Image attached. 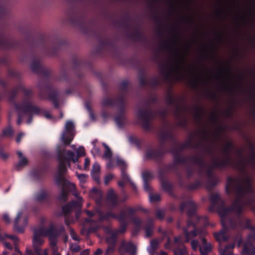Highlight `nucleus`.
<instances>
[{
    "label": "nucleus",
    "mask_w": 255,
    "mask_h": 255,
    "mask_svg": "<svg viewBox=\"0 0 255 255\" xmlns=\"http://www.w3.org/2000/svg\"><path fill=\"white\" fill-rule=\"evenodd\" d=\"M156 215L157 218H161L164 215V213L162 211L158 210L156 212Z\"/></svg>",
    "instance_id": "46"
},
{
    "label": "nucleus",
    "mask_w": 255,
    "mask_h": 255,
    "mask_svg": "<svg viewBox=\"0 0 255 255\" xmlns=\"http://www.w3.org/2000/svg\"><path fill=\"white\" fill-rule=\"evenodd\" d=\"M175 255H186V251L185 249H176L175 252Z\"/></svg>",
    "instance_id": "37"
},
{
    "label": "nucleus",
    "mask_w": 255,
    "mask_h": 255,
    "mask_svg": "<svg viewBox=\"0 0 255 255\" xmlns=\"http://www.w3.org/2000/svg\"><path fill=\"white\" fill-rule=\"evenodd\" d=\"M43 116L47 119H49L51 117V115L48 112H44Z\"/></svg>",
    "instance_id": "51"
},
{
    "label": "nucleus",
    "mask_w": 255,
    "mask_h": 255,
    "mask_svg": "<svg viewBox=\"0 0 255 255\" xmlns=\"http://www.w3.org/2000/svg\"><path fill=\"white\" fill-rule=\"evenodd\" d=\"M151 177V174L148 172H144L142 174V177L144 181V189L147 190L148 189V185L146 183V181Z\"/></svg>",
    "instance_id": "27"
},
{
    "label": "nucleus",
    "mask_w": 255,
    "mask_h": 255,
    "mask_svg": "<svg viewBox=\"0 0 255 255\" xmlns=\"http://www.w3.org/2000/svg\"><path fill=\"white\" fill-rule=\"evenodd\" d=\"M90 164V160L88 158H86L85 159V163L84 168L85 169H86L89 166Z\"/></svg>",
    "instance_id": "47"
},
{
    "label": "nucleus",
    "mask_w": 255,
    "mask_h": 255,
    "mask_svg": "<svg viewBox=\"0 0 255 255\" xmlns=\"http://www.w3.org/2000/svg\"><path fill=\"white\" fill-rule=\"evenodd\" d=\"M113 176L112 174H108L105 177L104 182L105 184H108L109 182L113 178Z\"/></svg>",
    "instance_id": "42"
},
{
    "label": "nucleus",
    "mask_w": 255,
    "mask_h": 255,
    "mask_svg": "<svg viewBox=\"0 0 255 255\" xmlns=\"http://www.w3.org/2000/svg\"><path fill=\"white\" fill-rule=\"evenodd\" d=\"M50 236L52 237L53 239L56 240L55 236L53 235L51 231L45 228L40 227L34 229L32 236V246L34 249L37 250L40 248L44 243L43 238L45 236H48L49 238Z\"/></svg>",
    "instance_id": "6"
},
{
    "label": "nucleus",
    "mask_w": 255,
    "mask_h": 255,
    "mask_svg": "<svg viewBox=\"0 0 255 255\" xmlns=\"http://www.w3.org/2000/svg\"><path fill=\"white\" fill-rule=\"evenodd\" d=\"M70 235H71V236L72 238V239H74V240H75V241L79 240V238L76 235L75 233L74 232L73 230H72L71 229L70 230Z\"/></svg>",
    "instance_id": "44"
},
{
    "label": "nucleus",
    "mask_w": 255,
    "mask_h": 255,
    "mask_svg": "<svg viewBox=\"0 0 255 255\" xmlns=\"http://www.w3.org/2000/svg\"><path fill=\"white\" fill-rule=\"evenodd\" d=\"M124 182H123V181L120 182L119 183V185L120 186H123V185H124Z\"/></svg>",
    "instance_id": "60"
},
{
    "label": "nucleus",
    "mask_w": 255,
    "mask_h": 255,
    "mask_svg": "<svg viewBox=\"0 0 255 255\" xmlns=\"http://www.w3.org/2000/svg\"><path fill=\"white\" fill-rule=\"evenodd\" d=\"M187 208H188L189 209H195L197 206L195 202L193 201L190 200L186 204Z\"/></svg>",
    "instance_id": "35"
},
{
    "label": "nucleus",
    "mask_w": 255,
    "mask_h": 255,
    "mask_svg": "<svg viewBox=\"0 0 255 255\" xmlns=\"http://www.w3.org/2000/svg\"><path fill=\"white\" fill-rule=\"evenodd\" d=\"M158 246V242L156 240H153L151 241L150 248L148 249L149 253L150 255H153L155 250Z\"/></svg>",
    "instance_id": "25"
},
{
    "label": "nucleus",
    "mask_w": 255,
    "mask_h": 255,
    "mask_svg": "<svg viewBox=\"0 0 255 255\" xmlns=\"http://www.w3.org/2000/svg\"><path fill=\"white\" fill-rule=\"evenodd\" d=\"M74 125L71 121H68L65 125V128L61 139L65 144H69L72 140L74 136Z\"/></svg>",
    "instance_id": "8"
},
{
    "label": "nucleus",
    "mask_w": 255,
    "mask_h": 255,
    "mask_svg": "<svg viewBox=\"0 0 255 255\" xmlns=\"http://www.w3.org/2000/svg\"><path fill=\"white\" fill-rule=\"evenodd\" d=\"M18 112V118L17 121V125H19L21 123L22 115H34L40 112V109L35 105L32 99L28 98H25L20 107L17 109Z\"/></svg>",
    "instance_id": "5"
},
{
    "label": "nucleus",
    "mask_w": 255,
    "mask_h": 255,
    "mask_svg": "<svg viewBox=\"0 0 255 255\" xmlns=\"http://www.w3.org/2000/svg\"><path fill=\"white\" fill-rule=\"evenodd\" d=\"M199 234H204V231H202V232H200V233H198Z\"/></svg>",
    "instance_id": "64"
},
{
    "label": "nucleus",
    "mask_w": 255,
    "mask_h": 255,
    "mask_svg": "<svg viewBox=\"0 0 255 255\" xmlns=\"http://www.w3.org/2000/svg\"><path fill=\"white\" fill-rule=\"evenodd\" d=\"M251 190V180L248 176H244L242 178L230 179L226 186V191L228 194L234 193L237 195V199L233 203L231 208L226 209L222 207L219 211V214L223 218L230 213L233 212L238 214L245 208L247 203L240 198V196Z\"/></svg>",
    "instance_id": "1"
},
{
    "label": "nucleus",
    "mask_w": 255,
    "mask_h": 255,
    "mask_svg": "<svg viewBox=\"0 0 255 255\" xmlns=\"http://www.w3.org/2000/svg\"><path fill=\"white\" fill-rule=\"evenodd\" d=\"M40 64L38 61H33L31 64V67L33 70H36L39 67Z\"/></svg>",
    "instance_id": "38"
},
{
    "label": "nucleus",
    "mask_w": 255,
    "mask_h": 255,
    "mask_svg": "<svg viewBox=\"0 0 255 255\" xmlns=\"http://www.w3.org/2000/svg\"><path fill=\"white\" fill-rule=\"evenodd\" d=\"M133 221L134 223L136 224H140L141 222L140 220L139 219H134Z\"/></svg>",
    "instance_id": "53"
},
{
    "label": "nucleus",
    "mask_w": 255,
    "mask_h": 255,
    "mask_svg": "<svg viewBox=\"0 0 255 255\" xmlns=\"http://www.w3.org/2000/svg\"><path fill=\"white\" fill-rule=\"evenodd\" d=\"M201 255H207L211 250L210 244L207 243L206 240L203 238L202 240V245L199 247Z\"/></svg>",
    "instance_id": "17"
},
{
    "label": "nucleus",
    "mask_w": 255,
    "mask_h": 255,
    "mask_svg": "<svg viewBox=\"0 0 255 255\" xmlns=\"http://www.w3.org/2000/svg\"><path fill=\"white\" fill-rule=\"evenodd\" d=\"M25 93H26L27 94H30V93H31V91H30V90H26V91H25Z\"/></svg>",
    "instance_id": "62"
},
{
    "label": "nucleus",
    "mask_w": 255,
    "mask_h": 255,
    "mask_svg": "<svg viewBox=\"0 0 255 255\" xmlns=\"http://www.w3.org/2000/svg\"><path fill=\"white\" fill-rule=\"evenodd\" d=\"M162 75L167 80H186L188 75L196 78L194 72L187 66L182 57L176 59L166 66Z\"/></svg>",
    "instance_id": "2"
},
{
    "label": "nucleus",
    "mask_w": 255,
    "mask_h": 255,
    "mask_svg": "<svg viewBox=\"0 0 255 255\" xmlns=\"http://www.w3.org/2000/svg\"><path fill=\"white\" fill-rule=\"evenodd\" d=\"M232 147L230 141H228L224 148V152L225 154V159L223 160L219 161L216 166H224L226 165H232L233 166L242 168L246 164H249L252 166L255 165V155L252 154L249 159H247L245 154L242 150H238L233 156L228 154V151Z\"/></svg>",
    "instance_id": "3"
},
{
    "label": "nucleus",
    "mask_w": 255,
    "mask_h": 255,
    "mask_svg": "<svg viewBox=\"0 0 255 255\" xmlns=\"http://www.w3.org/2000/svg\"><path fill=\"white\" fill-rule=\"evenodd\" d=\"M25 255H34L31 251H27Z\"/></svg>",
    "instance_id": "55"
},
{
    "label": "nucleus",
    "mask_w": 255,
    "mask_h": 255,
    "mask_svg": "<svg viewBox=\"0 0 255 255\" xmlns=\"http://www.w3.org/2000/svg\"><path fill=\"white\" fill-rule=\"evenodd\" d=\"M134 212V209L132 208H128L126 211H124L121 214L119 217L120 220H122L123 218L126 217L128 215H129Z\"/></svg>",
    "instance_id": "29"
},
{
    "label": "nucleus",
    "mask_w": 255,
    "mask_h": 255,
    "mask_svg": "<svg viewBox=\"0 0 255 255\" xmlns=\"http://www.w3.org/2000/svg\"><path fill=\"white\" fill-rule=\"evenodd\" d=\"M57 151L59 158V165L58 167V170L57 174L55 177V181L57 183V178L59 176L63 177V175L66 171L67 165L70 166L68 160L66 158V154L64 152H62L58 147H57Z\"/></svg>",
    "instance_id": "9"
},
{
    "label": "nucleus",
    "mask_w": 255,
    "mask_h": 255,
    "mask_svg": "<svg viewBox=\"0 0 255 255\" xmlns=\"http://www.w3.org/2000/svg\"><path fill=\"white\" fill-rule=\"evenodd\" d=\"M116 121L117 125L120 127L124 123L125 118H124V117L116 118Z\"/></svg>",
    "instance_id": "39"
},
{
    "label": "nucleus",
    "mask_w": 255,
    "mask_h": 255,
    "mask_svg": "<svg viewBox=\"0 0 255 255\" xmlns=\"http://www.w3.org/2000/svg\"><path fill=\"white\" fill-rule=\"evenodd\" d=\"M145 236L148 237L151 235L152 233V229L151 225H149L145 227Z\"/></svg>",
    "instance_id": "36"
},
{
    "label": "nucleus",
    "mask_w": 255,
    "mask_h": 255,
    "mask_svg": "<svg viewBox=\"0 0 255 255\" xmlns=\"http://www.w3.org/2000/svg\"><path fill=\"white\" fill-rule=\"evenodd\" d=\"M97 142V140H95L92 142L93 149H92L91 152L94 156L99 155L100 154V150L99 148L96 146Z\"/></svg>",
    "instance_id": "26"
},
{
    "label": "nucleus",
    "mask_w": 255,
    "mask_h": 255,
    "mask_svg": "<svg viewBox=\"0 0 255 255\" xmlns=\"http://www.w3.org/2000/svg\"><path fill=\"white\" fill-rule=\"evenodd\" d=\"M108 198L113 203H115L117 200V197L114 193V191L112 189L109 190L108 193Z\"/></svg>",
    "instance_id": "28"
},
{
    "label": "nucleus",
    "mask_w": 255,
    "mask_h": 255,
    "mask_svg": "<svg viewBox=\"0 0 255 255\" xmlns=\"http://www.w3.org/2000/svg\"><path fill=\"white\" fill-rule=\"evenodd\" d=\"M89 196L96 200L101 198L102 194L100 191L96 188H93L90 192Z\"/></svg>",
    "instance_id": "23"
},
{
    "label": "nucleus",
    "mask_w": 255,
    "mask_h": 255,
    "mask_svg": "<svg viewBox=\"0 0 255 255\" xmlns=\"http://www.w3.org/2000/svg\"><path fill=\"white\" fill-rule=\"evenodd\" d=\"M34 251L37 255H48L47 249L41 250L40 248Z\"/></svg>",
    "instance_id": "33"
},
{
    "label": "nucleus",
    "mask_w": 255,
    "mask_h": 255,
    "mask_svg": "<svg viewBox=\"0 0 255 255\" xmlns=\"http://www.w3.org/2000/svg\"><path fill=\"white\" fill-rule=\"evenodd\" d=\"M215 237L216 239L220 242L225 241L228 239V236L226 233L225 231L224 230L221 231L220 232L215 234Z\"/></svg>",
    "instance_id": "22"
},
{
    "label": "nucleus",
    "mask_w": 255,
    "mask_h": 255,
    "mask_svg": "<svg viewBox=\"0 0 255 255\" xmlns=\"http://www.w3.org/2000/svg\"><path fill=\"white\" fill-rule=\"evenodd\" d=\"M179 240H180V238H179V237H178V238H176L175 239V242H179Z\"/></svg>",
    "instance_id": "61"
},
{
    "label": "nucleus",
    "mask_w": 255,
    "mask_h": 255,
    "mask_svg": "<svg viewBox=\"0 0 255 255\" xmlns=\"http://www.w3.org/2000/svg\"><path fill=\"white\" fill-rule=\"evenodd\" d=\"M86 213L89 216H92L93 215V214L90 211H86Z\"/></svg>",
    "instance_id": "58"
},
{
    "label": "nucleus",
    "mask_w": 255,
    "mask_h": 255,
    "mask_svg": "<svg viewBox=\"0 0 255 255\" xmlns=\"http://www.w3.org/2000/svg\"><path fill=\"white\" fill-rule=\"evenodd\" d=\"M8 240L11 241V242L14 244L16 245L18 242V238L14 235H8L4 234L1 236V238H0V241L3 242V245L8 249H11L9 243H7Z\"/></svg>",
    "instance_id": "14"
},
{
    "label": "nucleus",
    "mask_w": 255,
    "mask_h": 255,
    "mask_svg": "<svg viewBox=\"0 0 255 255\" xmlns=\"http://www.w3.org/2000/svg\"><path fill=\"white\" fill-rule=\"evenodd\" d=\"M2 221L7 224H9L11 222V219L9 215L7 213H4L2 215Z\"/></svg>",
    "instance_id": "32"
},
{
    "label": "nucleus",
    "mask_w": 255,
    "mask_h": 255,
    "mask_svg": "<svg viewBox=\"0 0 255 255\" xmlns=\"http://www.w3.org/2000/svg\"><path fill=\"white\" fill-rule=\"evenodd\" d=\"M125 230V227L123 226L121 228V229L119 231H113L111 230L108 231L107 235L106 237L107 242L111 245L107 248L106 254L105 255H109L110 254L114 252L115 250V247L114 244L115 242L116 238L119 232L123 233Z\"/></svg>",
    "instance_id": "10"
},
{
    "label": "nucleus",
    "mask_w": 255,
    "mask_h": 255,
    "mask_svg": "<svg viewBox=\"0 0 255 255\" xmlns=\"http://www.w3.org/2000/svg\"><path fill=\"white\" fill-rule=\"evenodd\" d=\"M102 104L104 106H110L113 104V100L111 98L106 97L102 100Z\"/></svg>",
    "instance_id": "31"
},
{
    "label": "nucleus",
    "mask_w": 255,
    "mask_h": 255,
    "mask_svg": "<svg viewBox=\"0 0 255 255\" xmlns=\"http://www.w3.org/2000/svg\"><path fill=\"white\" fill-rule=\"evenodd\" d=\"M103 145L104 146V147L105 148V151L104 156L105 158L110 159L112 156V151L110 150V149L109 148V147L106 144L104 143Z\"/></svg>",
    "instance_id": "30"
},
{
    "label": "nucleus",
    "mask_w": 255,
    "mask_h": 255,
    "mask_svg": "<svg viewBox=\"0 0 255 255\" xmlns=\"http://www.w3.org/2000/svg\"><path fill=\"white\" fill-rule=\"evenodd\" d=\"M116 165L119 166L122 170L126 167V164L125 161L119 157L110 160L107 163V167L109 168H112Z\"/></svg>",
    "instance_id": "15"
},
{
    "label": "nucleus",
    "mask_w": 255,
    "mask_h": 255,
    "mask_svg": "<svg viewBox=\"0 0 255 255\" xmlns=\"http://www.w3.org/2000/svg\"><path fill=\"white\" fill-rule=\"evenodd\" d=\"M28 223V216L24 210L17 211L13 220L14 229L18 232H23Z\"/></svg>",
    "instance_id": "7"
},
{
    "label": "nucleus",
    "mask_w": 255,
    "mask_h": 255,
    "mask_svg": "<svg viewBox=\"0 0 255 255\" xmlns=\"http://www.w3.org/2000/svg\"><path fill=\"white\" fill-rule=\"evenodd\" d=\"M103 253L102 250L101 249H98L94 253L95 255H100Z\"/></svg>",
    "instance_id": "49"
},
{
    "label": "nucleus",
    "mask_w": 255,
    "mask_h": 255,
    "mask_svg": "<svg viewBox=\"0 0 255 255\" xmlns=\"http://www.w3.org/2000/svg\"><path fill=\"white\" fill-rule=\"evenodd\" d=\"M57 183L62 186V190L60 198L61 200H65L67 196L66 190L69 191H73V194L77 197V202H73L71 204L65 206L63 207L64 212L70 211L74 208H80L82 207L83 199L78 195V194L74 191L75 189V185L65 179L64 177L59 176L57 178Z\"/></svg>",
    "instance_id": "4"
},
{
    "label": "nucleus",
    "mask_w": 255,
    "mask_h": 255,
    "mask_svg": "<svg viewBox=\"0 0 255 255\" xmlns=\"http://www.w3.org/2000/svg\"><path fill=\"white\" fill-rule=\"evenodd\" d=\"M120 249L130 253L132 255H134L135 254L136 247L131 243L123 242Z\"/></svg>",
    "instance_id": "16"
},
{
    "label": "nucleus",
    "mask_w": 255,
    "mask_h": 255,
    "mask_svg": "<svg viewBox=\"0 0 255 255\" xmlns=\"http://www.w3.org/2000/svg\"><path fill=\"white\" fill-rule=\"evenodd\" d=\"M233 244L226 247L223 250H220L221 255H230L232 253V250L234 248Z\"/></svg>",
    "instance_id": "24"
},
{
    "label": "nucleus",
    "mask_w": 255,
    "mask_h": 255,
    "mask_svg": "<svg viewBox=\"0 0 255 255\" xmlns=\"http://www.w3.org/2000/svg\"><path fill=\"white\" fill-rule=\"evenodd\" d=\"M122 175L123 177V180H124V182H126V181L128 180V177L123 172H122Z\"/></svg>",
    "instance_id": "50"
},
{
    "label": "nucleus",
    "mask_w": 255,
    "mask_h": 255,
    "mask_svg": "<svg viewBox=\"0 0 255 255\" xmlns=\"http://www.w3.org/2000/svg\"><path fill=\"white\" fill-rule=\"evenodd\" d=\"M24 134L23 133H20L19 134L18 136L16 138V142L19 143L20 141L21 138L24 136Z\"/></svg>",
    "instance_id": "48"
},
{
    "label": "nucleus",
    "mask_w": 255,
    "mask_h": 255,
    "mask_svg": "<svg viewBox=\"0 0 255 255\" xmlns=\"http://www.w3.org/2000/svg\"><path fill=\"white\" fill-rule=\"evenodd\" d=\"M27 123L28 124H30V123H31V120H30V119H29V120H28L27 121Z\"/></svg>",
    "instance_id": "63"
},
{
    "label": "nucleus",
    "mask_w": 255,
    "mask_h": 255,
    "mask_svg": "<svg viewBox=\"0 0 255 255\" xmlns=\"http://www.w3.org/2000/svg\"><path fill=\"white\" fill-rule=\"evenodd\" d=\"M77 176L81 183H84L86 182L87 178V175L82 174H77Z\"/></svg>",
    "instance_id": "34"
},
{
    "label": "nucleus",
    "mask_w": 255,
    "mask_h": 255,
    "mask_svg": "<svg viewBox=\"0 0 255 255\" xmlns=\"http://www.w3.org/2000/svg\"><path fill=\"white\" fill-rule=\"evenodd\" d=\"M50 244L52 247V255H61L59 253L57 252V248L56 246V240L53 239L52 236L49 237Z\"/></svg>",
    "instance_id": "21"
},
{
    "label": "nucleus",
    "mask_w": 255,
    "mask_h": 255,
    "mask_svg": "<svg viewBox=\"0 0 255 255\" xmlns=\"http://www.w3.org/2000/svg\"><path fill=\"white\" fill-rule=\"evenodd\" d=\"M138 119L142 122L143 126L147 128V123L152 117L151 114L144 110H140L137 113Z\"/></svg>",
    "instance_id": "13"
},
{
    "label": "nucleus",
    "mask_w": 255,
    "mask_h": 255,
    "mask_svg": "<svg viewBox=\"0 0 255 255\" xmlns=\"http://www.w3.org/2000/svg\"><path fill=\"white\" fill-rule=\"evenodd\" d=\"M149 198L151 201L154 202L159 200L160 196L157 194H150Z\"/></svg>",
    "instance_id": "41"
},
{
    "label": "nucleus",
    "mask_w": 255,
    "mask_h": 255,
    "mask_svg": "<svg viewBox=\"0 0 255 255\" xmlns=\"http://www.w3.org/2000/svg\"><path fill=\"white\" fill-rule=\"evenodd\" d=\"M12 129L11 128H10V127H8L3 130V133H4V134H5L6 135H10L11 134H12Z\"/></svg>",
    "instance_id": "43"
},
{
    "label": "nucleus",
    "mask_w": 255,
    "mask_h": 255,
    "mask_svg": "<svg viewBox=\"0 0 255 255\" xmlns=\"http://www.w3.org/2000/svg\"><path fill=\"white\" fill-rule=\"evenodd\" d=\"M66 154V158L68 160H71L73 162L77 161L79 157L84 156L85 154L84 148L83 147H80L77 150V155L71 151H67L64 152Z\"/></svg>",
    "instance_id": "12"
},
{
    "label": "nucleus",
    "mask_w": 255,
    "mask_h": 255,
    "mask_svg": "<svg viewBox=\"0 0 255 255\" xmlns=\"http://www.w3.org/2000/svg\"><path fill=\"white\" fill-rule=\"evenodd\" d=\"M100 166L98 163L93 165L91 174L93 178L97 182H99Z\"/></svg>",
    "instance_id": "19"
},
{
    "label": "nucleus",
    "mask_w": 255,
    "mask_h": 255,
    "mask_svg": "<svg viewBox=\"0 0 255 255\" xmlns=\"http://www.w3.org/2000/svg\"><path fill=\"white\" fill-rule=\"evenodd\" d=\"M89 251L88 250H85L82 253H81L80 255H89Z\"/></svg>",
    "instance_id": "52"
},
{
    "label": "nucleus",
    "mask_w": 255,
    "mask_h": 255,
    "mask_svg": "<svg viewBox=\"0 0 255 255\" xmlns=\"http://www.w3.org/2000/svg\"><path fill=\"white\" fill-rule=\"evenodd\" d=\"M255 240V228L252 230L251 234L248 237V240L245 244L242 255H255V248L253 246L251 242Z\"/></svg>",
    "instance_id": "11"
},
{
    "label": "nucleus",
    "mask_w": 255,
    "mask_h": 255,
    "mask_svg": "<svg viewBox=\"0 0 255 255\" xmlns=\"http://www.w3.org/2000/svg\"><path fill=\"white\" fill-rule=\"evenodd\" d=\"M0 156L4 158H5L7 157V155L6 154L2 153H0Z\"/></svg>",
    "instance_id": "57"
},
{
    "label": "nucleus",
    "mask_w": 255,
    "mask_h": 255,
    "mask_svg": "<svg viewBox=\"0 0 255 255\" xmlns=\"http://www.w3.org/2000/svg\"><path fill=\"white\" fill-rule=\"evenodd\" d=\"M51 99H52V100L54 104L55 105V106L57 107V104L56 103V99L55 98H51Z\"/></svg>",
    "instance_id": "56"
},
{
    "label": "nucleus",
    "mask_w": 255,
    "mask_h": 255,
    "mask_svg": "<svg viewBox=\"0 0 255 255\" xmlns=\"http://www.w3.org/2000/svg\"><path fill=\"white\" fill-rule=\"evenodd\" d=\"M41 194H42V196L41 197H40V196H37V199L39 200H42V198L44 197V196H45V194L43 193H41Z\"/></svg>",
    "instance_id": "54"
},
{
    "label": "nucleus",
    "mask_w": 255,
    "mask_h": 255,
    "mask_svg": "<svg viewBox=\"0 0 255 255\" xmlns=\"http://www.w3.org/2000/svg\"><path fill=\"white\" fill-rule=\"evenodd\" d=\"M70 249L72 251L74 252H78L80 250L79 247L76 245H72L70 246Z\"/></svg>",
    "instance_id": "45"
},
{
    "label": "nucleus",
    "mask_w": 255,
    "mask_h": 255,
    "mask_svg": "<svg viewBox=\"0 0 255 255\" xmlns=\"http://www.w3.org/2000/svg\"><path fill=\"white\" fill-rule=\"evenodd\" d=\"M17 153L19 157V162L17 166L19 168L25 166L28 163L27 159L23 155L21 151H18Z\"/></svg>",
    "instance_id": "20"
},
{
    "label": "nucleus",
    "mask_w": 255,
    "mask_h": 255,
    "mask_svg": "<svg viewBox=\"0 0 255 255\" xmlns=\"http://www.w3.org/2000/svg\"><path fill=\"white\" fill-rule=\"evenodd\" d=\"M189 228H194V226H192L190 223L188 224V228L185 229V234L186 235V242H188L191 238L194 237L197 235L196 231H191Z\"/></svg>",
    "instance_id": "18"
},
{
    "label": "nucleus",
    "mask_w": 255,
    "mask_h": 255,
    "mask_svg": "<svg viewBox=\"0 0 255 255\" xmlns=\"http://www.w3.org/2000/svg\"><path fill=\"white\" fill-rule=\"evenodd\" d=\"M191 246L192 249L194 251L197 250L199 247L198 241H197L196 240H192L191 242Z\"/></svg>",
    "instance_id": "40"
},
{
    "label": "nucleus",
    "mask_w": 255,
    "mask_h": 255,
    "mask_svg": "<svg viewBox=\"0 0 255 255\" xmlns=\"http://www.w3.org/2000/svg\"><path fill=\"white\" fill-rule=\"evenodd\" d=\"M89 113H90V117L92 119H93L94 118H93V115L92 114V113L91 112V111L89 110Z\"/></svg>",
    "instance_id": "59"
}]
</instances>
